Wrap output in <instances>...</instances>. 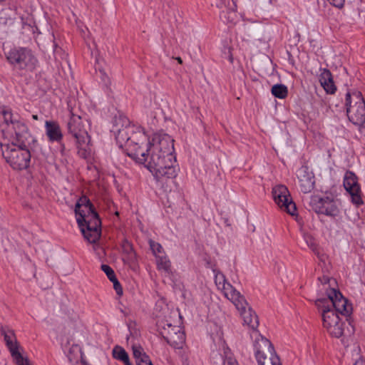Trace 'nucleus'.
Returning a JSON list of instances; mask_svg holds the SVG:
<instances>
[{
    "label": "nucleus",
    "mask_w": 365,
    "mask_h": 365,
    "mask_svg": "<svg viewBox=\"0 0 365 365\" xmlns=\"http://www.w3.org/2000/svg\"><path fill=\"white\" fill-rule=\"evenodd\" d=\"M127 246H128V247L130 250H131V247H130V245H129V244H128V245H127Z\"/></svg>",
    "instance_id": "obj_41"
},
{
    "label": "nucleus",
    "mask_w": 365,
    "mask_h": 365,
    "mask_svg": "<svg viewBox=\"0 0 365 365\" xmlns=\"http://www.w3.org/2000/svg\"><path fill=\"white\" fill-rule=\"evenodd\" d=\"M75 212L85 239L90 243L96 242L101 234V222L89 199L81 197L76 204Z\"/></svg>",
    "instance_id": "obj_4"
},
{
    "label": "nucleus",
    "mask_w": 365,
    "mask_h": 365,
    "mask_svg": "<svg viewBox=\"0 0 365 365\" xmlns=\"http://www.w3.org/2000/svg\"><path fill=\"white\" fill-rule=\"evenodd\" d=\"M71 117L68 123V132L76 139L78 155L84 159H89L93 155L91 137L88 132L91 130L90 122L86 118L76 115L70 110Z\"/></svg>",
    "instance_id": "obj_6"
},
{
    "label": "nucleus",
    "mask_w": 365,
    "mask_h": 365,
    "mask_svg": "<svg viewBox=\"0 0 365 365\" xmlns=\"http://www.w3.org/2000/svg\"><path fill=\"white\" fill-rule=\"evenodd\" d=\"M224 365H238L237 361L232 359H227L224 361Z\"/></svg>",
    "instance_id": "obj_34"
},
{
    "label": "nucleus",
    "mask_w": 365,
    "mask_h": 365,
    "mask_svg": "<svg viewBox=\"0 0 365 365\" xmlns=\"http://www.w3.org/2000/svg\"><path fill=\"white\" fill-rule=\"evenodd\" d=\"M133 354L136 365H153L150 357L144 352L141 346H133Z\"/></svg>",
    "instance_id": "obj_24"
},
{
    "label": "nucleus",
    "mask_w": 365,
    "mask_h": 365,
    "mask_svg": "<svg viewBox=\"0 0 365 365\" xmlns=\"http://www.w3.org/2000/svg\"><path fill=\"white\" fill-rule=\"evenodd\" d=\"M322 283V288L321 291L326 292L327 297H320L319 299H326L327 301L325 302L326 305L329 306V302L335 309L336 313H339L342 315H349L351 314L352 307L351 304H349L347 299L343 297L341 293L334 288H330L331 282L334 280L329 279L327 277H324L323 279H319Z\"/></svg>",
    "instance_id": "obj_10"
},
{
    "label": "nucleus",
    "mask_w": 365,
    "mask_h": 365,
    "mask_svg": "<svg viewBox=\"0 0 365 365\" xmlns=\"http://www.w3.org/2000/svg\"><path fill=\"white\" fill-rule=\"evenodd\" d=\"M63 138L62 130L58 123L47 121V138L51 143H56V150L64 155L65 145L62 143Z\"/></svg>",
    "instance_id": "obj_17"
},
{
    "label": "nucleus",
    "mask_w": 365,
    "mask_h": 365,
    "mask_svg": "<svg viewBox=\"0 0 365 365\" xmlns=\"http://www.w3.org/2000/svg\"><path fill=\"white\" fill-rule=\"evenodd\" d=\"M322 283V288L321 291L326 292L327 297H320L319 299H326L327 301L325 302L326 305L329 306V302L335 309L336 313H339L342 315H349L351 314L352 307L351 304H349L347 299L343 297L341 293L334 288H330L331 282L334 280L329 279L327 277H324L323 279H319Z\"/></svg>",
    "instance_id": "obj_9"
},
{
    "label": "nucleus",
    "mask_w": 365,
    "mask_h": 365,
    "mask_svg": "<svg viewBox=\"0 0 365 365\" xmlns=\"http://www.w3.org/2000/svg\"><path fill=\"white\" fill-rule=\"evenodd\" d=\"M1 333L4 335V341L14 360L24 356L21 348L19 346L16 337L13 330L9 328H3Z\"/></svg>",
    "instance_id": "obj_19"
},
{
    "label": "nucleus",
    "mask_w": 365,
    "mask_h": 365,
    "mask_svg": "<svg viewBox=\"0 0 365 365\" xmlns=\"http://www.w3.org/2000/svg\"><path fill=\"white\" fill-rule=\"evenodd\" d=\"M111 282H113V287H114V289H115L117 294H122V288H121L120 283L117 280V278H115V280H113Z\"/></svg>",
    "instance_id": "obj_32"
},
{
    "label": "nucleus",
    "mask_w": 365,
    "mask_h": 365,
    "mask_svg": "<svg viewBox=\"0 0 365 365\" xmlns=\"http://www.w3.org/2000/svg\"><path fill=\"white\" fill-rule=\"evenodd\" d=\"M9 61L21 69H33L36 65V59L29 50L24 48L11 49L8 55Z\"/></svg>",
    "instance_id": "obj_12"
},
{
    "label": "nucleus",
    "mask_w": 365,
    "mask_h": 365,
    "mask_svg": "<svg viewBox=\"0 0 365 365\" xmlns=\"http://www.w3.org/2000/svg\"><path fill=\"white\" fill-rule=\"evenodd\" d=\"M175 59L178 61V62L180 64L182 63V60L180 57H176Z\"/></svg>",
    "instance_id": "obj_38"
},
{
    "label": "nucleus",
    "mask_w": 365,
    "mask_h": 365,
    "mask_svg": "<svg viewBox=\"0 0 365 365\" xmlns=\"http://www.w3.org/2000/svg\"><path fill=\"white\" fill-rule=\"evenodd\" d=\"M150 246L151 247V250H152L153 254L155 255V256L156 257H157V256H161L160 254H163V247L160 244L150 240Z\"/></svg>",
    "instance_id": "obj_29"
},
{
    "label": "nucleus",
    "mask_w": 365,
    "mask_h": 365,
    "mask_svg": "<svg viewBox=\"0 0 365 365\" xmlns=\"http://www.w3.org/2000/svg\"><path fill=\"white\" fill-rule=\"evenodd\" d=\"M113 131L119 147L125 148L128 155H130V148H135L138 144L143 145L147 141L145 133L140 128L131 125L125 116L115 118Z\"/></svg>",
    "instance_id": "obj_5"
},
{
    "label": "nucleus",
    "mask_w": 365,
    "mask_h": 365,
    "mask_svg": "<svg viewBox=\"0 0 365 365\" xmlns=\"http://www.w3.org/2000/svg\"><path fill=\"white\" fill-rule=\"evenodd\" d=\"M215 284L218 289L222 291L225 297L232 302L242 295L230 283L226 282L225 277L222 273L218 272L215 274Z\"/></svg>",
    "instance_id": "obj_21"
},
{
    "label": "nucleus",
    "mask_w": 365,
    "mask_h": 365,
    "mask_svg": "<svg viewBox=\"0 0 365 365\" xmlns=\"http://www.w3.org/2000/svg\"><path fill=\"white\" fill-rule=\"evenodd\" d=\"M310 207L317 213L323 214L329 216H336L339 213V210L334 201L327 197L322 198L319 196H312L309 202Z\"/></svg>",
    "instance_id": "obj_15"
},
{
    "label": "nucleus",
    "mask_w": 365,
    "mask_h": 365,
    "mask_svg": "<svg viewBox=\"0 0 365 365\" xmlns=\"http://www.w3.org/2000/svg\"><path fill=\"white\" fill-rule=\"evenodd\" d=\"M67 336L63 344L64 351L73 365H88L78 343L90 344L88 333L83 327L79 315L73 309L66 311Z\"/></svg>",
    "instance_id": "obj_3"
},
{
    "label": "nucleus",
    "mask_w": 365,
    "mask_h": 365,
    "mask_svg": "<svg viewBox=\"0 0 365 365\" xmlns=\"http://www.w3.org/2000/svg\"><path fill=\"white\" fill-rule=\"evenodd\" d=\"M347 115L355 125H362L365 123V101L361 93L354 91L346 95Z\"/></svg>",
    "instance_id": "obj_11"
},
{
    "label": "nucleus",
    "mask_w": 365,
    "mask_h": 365,
    "mask_svg": "<svg viewBox=\"0 0 365 365\" xmlns=\"http://www.w3.org/2000/svg\"><path fill=\"white\" fill-rule=\"evenodd\" d=\"M112 354L114 359L122 361L125 365H133L125 350L120 346H115L113 349Z\"/></svg>",
    "instance_id": "obj_25"
},
{
    "label": "nucleus",
    "mask_w": 365,
    "mask_h": 365,
    "mask_svg": "<svg viewBox=\"0 0 365 365\" xmlns=\"http://www.w3.org/2000/svg\"><path fill=\"white\" fill-rule=\"evenodd\" d=\"M33 118L37 120L38 119V116L37 115H33Z\"/></svg>",
    "instance_id": "obj_40"
},
{
    "label": "nucleus",
    "mask_w": 365,
    "mask_h": 365,
    "mask_svg": "<svg viewBox=\"0 0 365 365\" xmlns=\"http://www.w3.org/2000/svg\"><path fill=\"white\" fill-rule=\"evenodd\" d=\"M354 365H365V359H359L354 363Z\"/></svg>",
    "instance_id": "obj_36"
},
{
    "label": "nucleus",
    "mask_w": 365,
    "mask_h": 365,
    "mask_svg": "<svg viewBox=\"0 0 365 365\" xmlns=\"http://www.w3.org/2000/svg\"><path fill=\"white\" fill-rule=\"evenodd\" d=\"M101 269L106 274L107 277L110 281L115 280L116 277L115 275L114 271L110 266L107 264H103L101 266Z\"/></svg>",
    "instance_id": "obj_30"
},
{
    "label": "nucleus",
    "mask_w": 365,
    "mask_h": 365,
    "mask_svg": "<svg viewBox=\"0 0 365 365\" xmlns=\"http://www.w3.org/2000/svg\"><path fill=\"white\" fill-rule=\"evenodd\" d=\"M327 301L326 299H317L315 305L322 310L323 327L332 337L339 338L344 334L345 323L337 313L325 304Z\"/></svg>",
    "instance_id": "obj_7"
},
{
    "label": "nucleus",
    "mask_w": 365,
    "mask_h": 365,
    "mask_svg": "<svg viewBox=\"0 0 365 365\" xmlns=\"http://www.w3.org/2000/svg\"><path fill=\"white\" fill-rule=\"evenodd\" d=\"M156 263L159 270H162L166 274L171 272V264L165 255L157 256Z\"/></svg>",
    "instance_id": "obj_27"
},
{
    "label": "nucleus",
    "mask_w": 365,
    "mask_h": 365,
    "mask_svg": "<svg viewBox=\"0 0 365 365\" xmlns=\"http://www.w3.org/2000/svg\"><path fill=\"white\" fill-rule=\"evenodd\" d=\"M174 145L172 138L165 133H157L147 141L130 148L128 156L140 163L145 164L153 174L158 185L165 192H170L175 186L178 175Z\"/></svg>",
    "instance_id": "obj_1"
},
{
    "label": "nucleus",
    "mask_w": 365,
    "mask_h": 365,
    "mask_svg": "<svg viewBox=\"0 0 365 365\" xmlns=\"http://www.w3.org/2000/svg\"><path fill=\"white\" fill-rule=\"evenodd\" d=\"M272 93L276 98L283 99L287 96V88L282 84L274 85L272 88Z\"/></svg>",
    "instance_id": "obj_28"
},
{
    "label": "nucleus",
    "mask_w": 365,
    "mask_h": 365,
    "mask_svg": "<svg viewBox=\"0 0 365 365\" xmlns=\"http://www.w3.org/2000/svg\"><path fill=\"white\" fill-rule=\"evenodd\" d=\"M254 337L255 356L258 365H282L272 343L257 331Z\"/></svg>",
    "instance_id": "obj_8"
},
{
    "label": "nucleus",
    "mask_w": 365,
    "mask_h": 365,
    "mask_svg": "<svg viewBox=\"0 0 365 365\" xmlns=\"http://www.w3.org/2000/svg\"><path fill=\"white\" fill-rule=\"evenodd\" d=\"M14 361L17 365H33L25 356H23Z\"/></svg>",
    "instance_id": "obj_31"
},
{
    "label": "nucleus",
    "mask_w": 365,
    "mask_h": 365,
    "mask_svg": "<svg viewBox=\"0 0 365 365\" xmlns=\"http://www.w3.org/2000/svg\"><path fill=\"white\" fill-rule=\"evenodd\" d=\"M4 115L5 116L6 120H7L8 117H11V113L9 112H4Z\"/></svg>",
    "instance_id": "obj_37"
},
{
    "label": "nucleus",
    "mask_w": 365,
    "mask_h": 365,
    "mask_svg": "<svg viewBox=\"0 0 365 365\" xmlns=\"http://www.w3.org/2000/svg\"><path fill=\"white\" fill-rule=\"evenodd\" d=\"M272 195L275 203L283 211L291 215L297 214V207L285 185H277L272 189Z\"/></svg>",
    "instance_id": "obj_13"
},
{
    "label": "nucleus",
    "mask_w": 365,
    "mask_h": 365,
    "mask_svg": "<svg viewBox=\"0 0 365 365\" xmlns=\"http://www.w3.org/2000/svg\"><path fill=\"white\" fill-rule=\"evenodd\" d=\"M162 334L167 342L175 348H182L185 342V334L181 331L179 327L173 328L172 331H170V330L166 331V329H164Z\"/></svg>",
    "instance_id": "obj_22"
},
{
    "label": "nucleus",
    "mask_w": 365,
    "mask_h": 365,
    "mask_svg": "<svg viewBox=\"0 0 365 365\" xmlns=\"http://www.w3.org/2000/svg\"><path fill=\"white\" fill-rule=\"evenodd\" d=\"M53 58L57 63V67H58V65H62L63 63H68L67 54L58 46L55 41H53Z\"/></svg>",
    "instance_id": "obj_26"
},
{
    "label": "nucleus",
    "mask_w": 365,
    "mask_h": 365,
    "mask_svg": "<svg viewBox=\"0 0 365 365\" xmlns=\"http://www.w3.org/2000/svg\"><path fill=\"white\" fill-rule=\"evenodd\" d=\"M232 304L239 311L243 319V324L248 327L253 331H257L259 326L258 317L255 312L248 305L245 297L242 295H240V297H237L232 302Z\"/></svg>",
    "instance_id": "obj_14"
},
{
    "label": "nucleus",
    "mask_w": 365,
    "mask_h": 365,
    "mask_svg": "<svg viewBox=\"0 0 365 365\" xmlns=\"http://www.w3.org/2000/svg\"><path fill=\"white\" fill-rule=\"evenodd\" d=\"M329 4L336 7H341L344 5V0H327Z\"/></svg>",
    "instance_id": "obj_33"
},
{
    "label": "nucleus",
    "mask_w": 365,
    "mask_h": 365,
    "mask_svg": "<svg viewBox=\"0 0 365 365\" xmlns=\"http://www.w3.org/2000/svg\"><path fill=\"white\" fill-rule=\"evenodd\" d=\"M220 11V17L223 21L232 22L236 16L237 5L233 0H215L214 4Z\"/></svg>",
    "instance_id": "obj_18"
},
{
    "label": "nucleus",
    "mask_w": 365,
    "mask_h": 365,
    "mask_svg": "<svg viewBox=\"0 0 365 365\" xmlns=\"http://www.w3.org/2000/svg\"><path fill=\"white\" fill-rule=\"evenodd\" d=\"M229 59H230V62H232L233 61V57H232V55L230 54V56H229Z\"/></svg>",
    "instance_id": "obj_39"
},
{
    "label": "nucleus",
    "mask_w": 365,
    "mask_h": 365,
    "mask_svg": "<svg viewBox=\"0 0 365 365\" xmlns=\"http://www.w3.org/2000/svg\"><path fill=\"white\" fill-rule=\"evenodd\" d=\"M320 83L327 93L333 94L336 91V86L334 83L331 72L324 69L320 75Z\"/></svg>",
    "instance_id": "obj_23"
},
{
    "label": "nucleus",
    "mask_w": 365,
    "mask_h": 365,
    "mask_svg": "<svg viewBox=\"0 0 365 365\" xmlns=\"http://www.w3.org/2000/svg\"><path fill=\"white\" fill-rule=\"evenodd\" d=\"M4 136V142L1 144V147L6 162L16 170L28 168L31 159L28 145L32 138L26 125L21 121L11 120L7 123Z\"/></svg>",
    "instance_id": "obj_2"
},
{
    "label": "nucleus",
    "mask_w": 365,
    "mask_h": 365,
    "mask_svg": "<svg viewBox=\"0 0 365 365\" xmlns=\"http://www.w3.org/2000/svg\"><path fill=\"white\" fill-rule=\"evenodd\" d=\"M301 190L307 193L311 192L314 186V175L307 166H302L297 172Z\"/></svg>",
    "instance_id": "obj_20"
},
{
    "label": "nucleus",
    "mask_w": 365,
    "mask_h": 365,
    "mask_svg": "<svg viewBox=\"0 0 365 365\" xmlns=\"http://www.w3.org/2000/svg\"><path fill=\"white\" fill-rule=\"evenodd\" d=\"M344 187L350 195L351 202L356 206L363 204L361 190L358 182V178L351 171H346L344 177Z\"/></svg>",
    "instance_id": "obj_16"
},
{
    "label": "nucleus",
    "mask_w": 365,
    "mask_h": 365,
    "mask_svg": "<svg viewBox=\"0 0 365 365\" xmlns=\"http://www.w3.org/2000/svg\"><path fill=\"white\" fill-rule=\"evenodd\" d=\"M160 326H162V327L163 328V329H166V331L170 330V331H172V329H173V328H174V327H175V326L173 327V326L171 325V324H170V323H167V324H166V326L168 327L167 328L165 327V324H160Z\"/></svg>",
    "instance_id": "obj_35"
}]
</instances>
